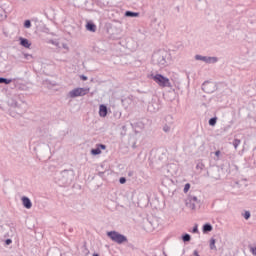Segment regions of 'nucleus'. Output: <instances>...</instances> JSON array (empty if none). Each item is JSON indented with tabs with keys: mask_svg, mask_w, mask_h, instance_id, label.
I'll return each instance as SVG.
<instances>
[{
	"mask_svg": "<svg viewBox=\"0 0 256 256\" xmlns=\"http://www.w3.org/2000/svg\"><path fill=\"white\" fill-rule=\"evenodd\" d=\"M73 181V170H63L58 178L60 187H67Z\"/></svg>",
	"mask_w": 256,
	"mask_h": 256,
	"instance_id": "f257e3e1",
	"label": "nucleus"
},
{
	"mask_svg": "<svg viewBox=\"0 0 256 256\" xmlns=\"http://www.w3.org/2000/svg\"><path fill=\"white\" fill-rule=\"evenodd\" d=\"M107 237L113 241V243H117L118 245H122V243H127V236L112 230L106 233Z\"/></svg>",
	"mask_w": 256,
	"mask_h": 256,
	"instance_id": "f03ea898",
	"label": "nucleus"
},
{
	"mask_svg": "<svg viewBox=\"0 0 256 256\" xmlns=\"http://www.w3.org/2000/svg\"><path fill=\"white\" fill-rule=\"evenodd\" d=\"M153 65L158 67H167V56L163 52H156L152 55Z\"/></svg>",
	"mask_w": 256,
	"mask_h": 256,
	"instance_id": "7ed1b4c3",
	"label": "nucleus"
},
{
	"mask_svg": "<svg viewBox=\"0 0 256 256\" xmlns=\"http://www.w3.org/2000/svg\"><path fill=\"white\" fill-rule=\"evenodd\" d=\"M151 78L153 79L154 82L157 83V85H159V87H173L171 85V80H169V78L165 77L163 74H152Z\"/></svg>",
	"mask_w": 256,
	"mask_h": 256,
	"instance_id": "20e7f679",
	"label": "nucleus"
},
{
	"mask_svg": "<svg viewBox=\"0 0 256 256\" xmlns=\"http://www.w3.org/2000/svg\"><path fill=\"white\" fill-rule=\"evenodd\" d=\"M89 93V88H74L68 93L70 99H75L76 97H85Z\"/></svg>",
	"mask_w": 256,
	"mask_h": 256,
	"instance_id": "39448f33",
	"label": "nucleus"
},
{
	"mask_svg": "<svg viewBox=\"0 0 256 256\" xmlns=\"http://www.w3.org/2000/svg\"><path fill=\"white\" fill-rule=\"evenodd\" d=\"M105 149H107V146L105 144H97L96 148H93L91 150V155H94V156L101 155V150L105 151Z\"/></svg>",
	"mask_w": 256,
	"mask_h": 256,
	"instance_id": "423d86ee",
	"label": "nucleus"
},
{
	"mask_svg": "<svg viewBox=\"0 0 256 256\" xmlns=\"http://www.w3.org/2000/svg\"><path fill=\"white\" fill-rule=\"evenodd\" d=\"M22 205L25 209H31L33 207V202H31V199L27 196H23L21 198Z\"/></svg>",
	"mask_w": 256,
	"mask_h": 256,
	"instance_id": "0eeeda50",
	"label": "nucleus"
},
{
	"mask_svg": "<svg viewBox=\"0 0 256 256\" xmlns=\"http://www.w3.org/2000/svg\"><path fill=\"white\" fill-rule=\"evenodd\" d=\"M211 87H213V84L209 81H205L202 84V91H204V93H213V89H211Z\"/></svg>",
	"mask_w": 256,
	"mask_h": 256,
	"instance_id": "6e6552de",
	"label": "nucleus"
},
{
	"mask_svg": "<svg viewBox=\"0 0 256 256\" xmlns=\"http://www.w3.org/2000/svg\"><path fill=\"white\" fill-rule=\"evenodd\" d=\"M20 45L25 47V49H29L31 47V42L27 38L20 37L19 38Z\"/></svg>",
	"mask_w": 256,
	"mask_h": 256,
	"instance_id": "1a4fd4ad",
	"label": "nucleus"
},
{
	"mask_svg": "<svg viewBox=\"0 0 256 256\" xmlns=\"http://www.w3.org/2000/svg\"><path fill=\"white\" fill-rule=\"evenodd\" d=\"M107 113H108L107 105L101 104L99 106V116L100 117H107Z\"/></svg>",
	"mask_w": 256,
	"mask_h": 256,
	"instance_id": "9d476101",
	"label": "nucleus"
},
{
	"mask_svg": "<svg viewBox=\"0 0 256 256\" xmlns=\"http://www.w3.org/2000/svg\"><path fill=\"white\" fill-rule=\"evenodd\" d=\"M86 30L90 31V33H95V31H97V25L93 22H88L86 24Z\"/></svg>",
	"mask_w": 256,
	"mask_h": 256,
	"instance_id": "9b49d317",
	"label": "nucleus"
},
{
	"mask_svg": "<svg viewBox=\"0 0 256 256\" xmlns=\"http://www.w3.org/2000/svg\"><path fill=\"white\" fill-rule=\"evenodd\" d=\"M205 169V163H203V159H199L196 161V170L203 171Z\"/></svg>",
	"mask_w": 256,
	"mask_h": 256,
	"instance_id": "f8f14e48",
	"label": "nucleus"
},
{
	"mask_svg": "<svg viewBox=\"0 0 256 256\" xmlns=\"http://www.w3.org/2000/svg\"><path fill=\"white\" fill-rule=\"evenodd\" d=\"M202 231L203 233H211V231H213V226L211 225V223H206L203 225Z\"/></svg>",
	"mask_w": 256,
	"mask_h": 256,
	"instance_id": "ddd939ff",
	"label": "nucleus"
},
{
	"mask_svg": "<svg viewBox=\"0 0 256 256\" xmlns=\"http://www.w3.org/2000/svg\"><path fill=\"white\" fill-rule=\"evenodd\" d=\"M185 205L188 209H191L192 211L195 210V202L191 201L189 198L186 200Z\"/></svg>",
	"mask_w": 256,
	"mask_h": 256,
	"instance_id": "4468645a",
	"label": "nucleus"
},
{
	"mask_svg": "<svg viewBox=\"0 0 256 256\" xmlns=\"http://www.w3.org/2000/svg\"><path fill=\"white\" fill-rule=\"evenodd\" d=\"M219 61V58L215 56H206V63L211 64V63H217Z\"/></svg>",
	"mask_w": 256,
	"mask_h": 256,
	"instance_id": "2eb2a0df",
	"label": "nucleus"
},
{
	"mask_svg": "<svg viewBox=\"0 0 256 256\" xmlns=\"http://www.w3.org/2000/svg\"><path fill=\"white\" fill-rule=\"evenodd\" d=\"M216 240L215 238H211L210 239V244L209 247L211 249V251H217V246H215Z\"/></svg>",
	"mask_w": 256,
	"mask_h": 256,
	"instance_id": "dca6fc26",
	"label": "nucleus"
},
{
	"mask_svg": "<svg viewBox=\"0 0 256 256\" xmlns=\"http://www.w3.org/2000/svg\"><path fill=\"white\" fill-rule=\"evenodd\" d=\"M125 17H139V12L126 11Z\"/></svg>",
	"mask_w": 256,
	"mask_h": 256,
	"instance_id": "f3484780",
	"label": "nucleus"
},
{
	"mask_svg": "<svg viewBox=\"0 0 256 256\" xmlns=\"http://www.w3.org/2000/svg\"><path fill=\"white\" fill-rule=\"evenodd\" d=\"M12 79L9 78H5V77H0V83L4 84V85H9L10 83H12Z\"/></svg>",
	"mask_w": 256,
	"mask_h": 256,
	"instance_id": "a211bd4d",
	"label": "nucleus"
},
{
	"mask_svg": "<svg viewBox=\"0 0 256 256\" xmlns=\"http://www.w3.org/2000/svg\"><path fill=\"white\" fill-rule=\"evenodd\" d=\"M5 19H7V12L0 8V21H5Z\"/></svg>",
	"mask_w": 256,
	"mask_h": 256,
	"instance_id": "6ab92c4d",
	"label": "nucleus"
},
{
	"mask_svg": "<svg viewBox=\"0 0 256 256\" xmlns=\"http://www.w3.org/2000/svg\"><path fill=\"white\" fill-rule=\"evenodd\" d=\"M182 241H183L184 243H189V241H191V235H190V234H187V233L183 234V235H182Z\"/></svg>",
	"mask_w": 256,
	"mask_h": 256,
	"instance_id": "aec40b11",
	"label": "nucleus"
},
{
	"mask_svg": "<svg viewBox=\"0 0 256 256\" xmlns=\"http://www.w3.org/2000/svg\"><path fill=\"white\" fill-rule=\"evenodd\" d=\"M208 123H209L210 127H215V125H217V117L210 118Z\"/></svg>",
	"mask_w": 256,
	"mask_h": 256,
	"instance_id": "412c9836",
	"label": "nucleus"
},
{
	"mask_svg": "<svg viewBox=\"0 0 256 256\" xmlns=\"http://www.w3.org/2000/svg\"><path fill=\"white\" fill-rule=\"evenodd\" d=\"M195 59H196V61H203L204 63H206V61H207V56H201V55L197 54V55L195 56Z\"/></svg>",
	"mask_w": 256,
	"mask_h": 256,
	"instance_id": "4be33fe9",
	"label": "nucleus"
},
{
	"mask_svg": "<svg viewBox=\"0 0 256 256\" xmlns=\"http://www.w3.org/2000/svg\"><path fill=\"white\" fill-rule=\"evenodd\" d=\"M232 144H233L234 149H237V147H239V145H241V139L235 138L233 140Z\"/></svg>",
	"mask_w": 256,
	"mask_h": 256,
	"instance_id": "5701e85b",
	"label": "nucleus"
},
{
	"mask_svg": "<svg viewBox=\"0 0 256 256\" xmlns=\"http://www.w3.org/2000/svg\"><path fill=\"white\" fill-rule=\"evenodd\" d=\"M248 248L250 253H252L253 256H256V244L254 246L250 244L248 245Z\"/></svg>",
	"mask_w": 256,
	"mask_h": 256,
	"instance_id": "b1692460",
	"label": "nucleus"
},
{
	"mask_svg": "<svg viewBox=\"0 0 256 256\" xmlns=\"http://www.w3.org/2000/svg\"><path fill=\"white\" fill-rule=\"evenodd\" d=\"M244 219H246V221H249V219H251V212L250 211H245L243 214Z\"/></svg>",
	"mask_w": 256,
	"mask_h": 256,
	"instance_id": "393cba45",
	"label": "nucleus"
},
{
	"mask_svg": "<svg viewBox=\"0 0 256 256\" xmlns=\"http://www.w3.org/2000/svg\"><path fill=\"white\" fill-rule=\"evenodd\" d=\"M191 189V184L189 183H186L185 186H184V193H189V190Z\"/></svg>",
	"mask_w": 256,
	"mask_h": 256,
	"instance_id": "a878e982",
	"label": "nucleus"
},
{
	"mask_svg": "<svg viewBox=\"0 0 256 256\" xmlns=\"http://www.w3.org/2000/svg\"><path fill=\"white\" fill-rule=\"evenodd\" d=\"M24 27L26 29H31V20H25Z\"/></svg>",
	"mask_w": 256,
	"mask_h": 256,
	"instance_id": "bb28decb",
	"label": "nucleus"
},
{
	"mask_svg": "<svg viewBox=\"0 0 256 256\" xmlns=\"http://www.w3.org/2000/svg\"><path fill=\"white\" fill-rule=\"evenodd\" d=\"M163 131H164V133H169V131H171V126L165 124V125L163 126Z\"/></svg>",
	"mask_w": 256,
	"mask_h": 256,
	"instance_id": "cd10ccee",
	"label": "nucleus"
},
{
	"mask_svg": "<svg viewBox=\"0 0 256 256\" xmlns=\"http://www.w3.org/2000/svg\"><path fill=\"white\" fill-rule=\"evenodd\" d=\"M148 111H150L151 113H155V111H157V109L153 108V103H150L148 105Z\"/></svg>",
	"mask_w": 256,
	"mask_h": 256,
	"instance_id": "c85d7f7f",
	"label": "nucleus"
},
{
	"mask_svg": "<svg viewBox=\"0 0 256 256\" xmlns=\"http://www.w3.org/2000/svg\"><path fill=\"white\" fill-rule=\"evenodd\" d=\"M119 183H120L121 185H125V183H127V178L121 177V178L119 179Z\"/></svg>",
	"mask_w": 256,
	"mask_h": 256,
	"instance_id": "c756f323",
	"label": "nucleus"
},
{
	"mask_svg": "<svg viewBox=\"0 0 256 256\" xmlns=\"http://www.w3.org/2000/svg\"><path fill=\"white\" fill-rule=\"evenodd\" d=\"M188 199L192 201L193 203H197L198 199L197 196H189Z\"/></svg>",
	"mask_w": 256,
	"mask_h": 256,
	"instance_id": "7c9ffc66",
	"label": "nucleus"
},
{
	"mask_svg": "<svg viewBox=\"0 0 256 256\" xmlns=\"http://www.w3.org/2000/svg\"><path fill=\"white\" fill-rule=\"evenodd\" d=\"M192 233H199V227L197 225L193 227Z\"/></svg>",
	"mask_w": 256,
	"mask_h": 256,
	"instance_id": "2f4dec72",
	"label": "nucleus"
},
{
	"mask_svg": "<svg viewBox=\"0 0 256 256\" xmlns=\"http://www.w3.org/2000/svg\"><path fill=\"white\" fill-rule=\"evenodd\" d=\"M46 83H48L49 85H52V87H56L57 86V82H51L49 80H46Z\"/></svg>",
	"mask_w": 256,
	"mask_h": 256,
	"instance_id": "473e14b6",
	"label": "nucleus"
},
{
	"mask_svg": "<svg viewBox=\"0 0 256 256\" xmlns=\"http://www.w3.org/2000/svg\"><path fill=\"white\" fill-rule=\"evenodd\" d=\"M11 243H13V240H11V238L5 240V245H11Z\"/></svg>",
	"mask_w": 256,
	"mask_h": 256,
	"instance_id": "72a5a7b5",
	"label": "nucleus"
},
{
	"mask_svg": "<svg viewBox=\"0 0 256 256\" xmlns=\"http://www.w3.org/2000/svg\"><path fill=\"white\" fill-rule=\"evenodd\" d=\"M128 99H129V101H135V96L129 95V96H128Z\"/></svg>",
	"mask_w": 256,
	"mask_h": 256,
	"instance_id": "f704fd0d",
	"label": "nucleus"
},
{
	"mask_svg": "<svg viewBox=\"0 0 256 256\" xmlns=\"http://www.w3.org/2000/svg\"><path fill=\"white\" fill-rule=\"evenodd\" d=\"M80 78L82 79V81H87L88 77L85 75H81Z\"/></svg>",
	"mask_w": 256,
	"mask_h": 256,
	"instance_id": "c9c22d12",
	"label": "nucleus"
},
{
	"mask_svg": "<svg viewBox=\"0 0 256 256\" xmlns=\"http://www.w3.org/2000/svg\"><path fill=\"white\" fill-rule=\"evenodd\" d=\"M29 57H33L31 54H24V59H29Z\"/></svg>",
	"mask_w": 256,
	"mask_h": 256,
	"instance_id": "e433bc0d",
	"label": "nucleus"
},
{
	"mask_svg": "<svg viewBox=\"0 0 256 256\" xmlns=\"http://www.w3.org/2000/svg\"><path fill=\"white\" fill-rule=\"evenodd\" d=\"M220 155H221V151H220V150H217V151L215 152V156H216V157H220Z\"/></svg>",
	"mask_w": 256,
	"mask_h": 256,
	"instance_id": "4c0bfd02",
	"label": "nucleus"
},
{
	"mask_svg": "<svg viewBox=\"0 0 256 256\" xmlns=\"http://www.w3.org/2000/svg\"><path fill=\"white\" fill-rule=\"evenodd\" d=\"M193 255L194 256H201V255H199V251H197V250H194Z\"/></svg>",
	"mask_w": 256,
	"mask_h": 256,
	"instance_id": "58836bf2",
	"label": "nucleus"
},
{
	"mask_svg": "<svg viewBox=\"0 0 256 256\" xmlns=\"http://www.w3.org/2000/svg\"><path fill=\"white\" fill-rule=\"evenodd\" d=\"M105 175V172H98L99 177H103Z\"/></svg>",
	"mask_w": 256,
	"mask_h": 256,
	"instance_id": "ea45409f",
	"label": "nucleus"
},
{
	"mask_svg": "<svg viewBox=\"0 0 256 256\" xmlns=\"http://www.w3.org/2000/svg\"><path fill=\"white\" fill-rule=\"evenodd\" d=\"M14 107H19V103H17L16 101L14 102Z\"/></svg>",
	"mask_w": 256,
	"mask_h": 256,
	"instance_id": "a19ab883",
	"label": "nucleus"
},
{
	"mask_svg": "<svg viewBox=\"0 0 256 256\" xmlns=\"http://www.w3.org/2000/svg\"><path fill=\"white\" fill-rule=\"evenodd\" d=\"M69 231H70V233H73V228H70Z\"/></svg>",
	"mask_w": 256,
	"mask_h": 256,
	"instance_id": "79ce46f5",
	"label": "nucleus"
},
{
	"mask_svg": "<svg viewBox=\"0 0 256 256\" xmlns=\"http://www.w3.org/2000/svg\"><path fill=\"white\" fill-rule=\"evenodd\" d=\"M84 247H85L86 251H89L86 245H84Z\"/></svg>",
	"mask_w": 256,
	"mask_h": 256,
	"instance_id": "37998d69",
	"label": "nucleus"
},
{
	"mask_svg": "<svg viewBox=\"0 0 256 256\" xmlns=\"http://www.w3.org/2000/svg\"><path fill=\"white\" fill-rule=\"evenodd\" d=\"M93 256H99V254H97V253H94V254H93Z\"/></svg>",
	"mask_w": 256,
	"mask_h": 256,
	"instance_id": "c03bdc74",
	"label": "nucleus"
},
{
	"mask_svg": "<svg viewBox=\"0 0 256 256\" xmlns=\"http://www.w3.org/2000/svg\"><path fill=\"white\" fill-rule=\"evenodd\" d=\"M64 49H67V45H63Z\"/></svg>",
	"mask_w": 256,
	"mask_h": 256,
	"instance_id": "a18cd8bd",
	"label": "nucleus"
}]
</instances>
